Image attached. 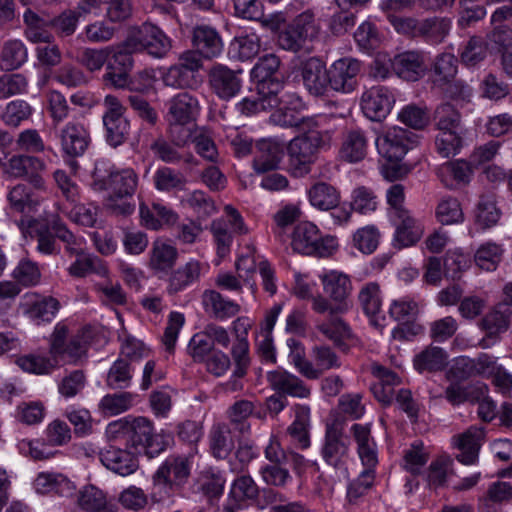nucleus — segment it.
Instances as JSON below:
<instances>
[{
	"label": "nucleus",
	"instance_id": "1",
	"mask_svg": "<svg viewBox=\"0 0 512 512\" xmlns=\"http://www.w3.org/2000/svg\"><path fill=\"white\" fill-rule=\"evenodd\" d=\"M324 293L312 298V310L318 314L328 313L339 315L346 313L351 308L349 296L352 291V283L348 275L343 272L331 270L319 276Z\"/></svg>",
	"mask_w": 512,
	"mask_h": 512
},
{
	"label": "nucleus",
	"instance_id": "2",
	"mask_svg": "<svg viewBox=\"0 0 512 512\" xmlns=\"http://www.w3.org/2000/svg\"><path fill=\"white\" fill-rule=\"evenodd\" d=\"M331 138L330 132L301 134L293 138L287 146L288 170L293 177L301 178L311 172L319 149Z\"/></svg>",
	"mask_w": 512,
	"mask_h": 512
},
{
	"label": "nucleus",
	"instance_id": "3",
	"mask_svg": "<svg viewBox=\"0 0 512 512\" xmlns=\"http://www.w3.org/2000/svg\"><path fill=\"white\" fill-rule=\"evenodd\" d=\"M88 337L84 330L71 333L65 322H58L49 338V354L60 361L77 364L86 356Z\"/></svg>",
	"mask_w": 512,
	"mask_h": 512
},
{
	"label": "nucleus",
	"instance_id": "4",
	"mask_svg": "<svg viewBox=\"0 0 512 512\" xmlns=\"http://www.w3.org/2000/svg\"><path fill=\"white\" fill-rule=\"evenodd\" d=\"M92 187L95 191H110L118 198L131 197L137 187L138 177L133 169L115 171L109 161L98 160L93 171Z\"/></svg>",
	"mask_w": 512,
	"mask_h": 512
},
{
	"label": "nucleus",
	"instance_id": "5",
	"mask_svg": "<svg viewBox=\"0 0 512 512\" xmlns=\"http://www.w3.org/2000/svg\"><path fill=\"white\" fill-rule=\"evenodd\" d=\"M291 238L293 250L306 255L329 257L338 248L336 237H322L317 226L308 221L297 224Z\"/></svg>",
	"mask_w": 512,
	"mask_h": 512
},
{
	"label": "nucleus",
	"instance_id": "6",
	"mask_svg": "<svg viewBox=\"0 0 512 512\" xmlns=\"http://www.w3.org/2000/svg\"><path fill=\"white\" fill-rule=\"evenodd\" d=\"M152 428V423L144 417L122 418L109 423L106 434L110 441L138 451L148 441Z\"/></svg>",
	"mask_w": 512,
	"mask_h": 512
},
{
	"label": "nucleus",
	"instance_id": "7",
	"mask_svg": "<svg viewBox=\"0 0 512 512\" xmlns=\"http://www.w3.org/2000/svg\"><path fill=\"white\" fill-rule=\"evenodd\" d=\"M319 27L316 24L314 14L305 11L295 17L283 30L278 33L277 44L280 48L297 52L308 41L317 37Z\"/></svg>",
	"mask_w": 512,
	"mask_h": 512
},
{
	"label": "nucleus",
	"instance_id": "8",
	"mask_svg": "<svg viewBox=\"0 0 512 512\" xmlns=\"http://www.w3.org/2000/svg\"><path fill=\"white\" fill-rule=\"evenodd\" d=\"M127 45L149 56L164 58L172 48V40L158 26L145 22L127 38Z\"/></svg>",
	"mask_w": 512,
	"mask_h": 512
},
{
	"label": "nucleus",
	"instance_id": "9",
	"mask_svg": "<svg viewBox=\"0 0 512 512\" xmlns=\"http://www.w3.org/2000/svg\"><path fill=\"white\" fill-rule=\"evenodd\" d=\"M321 456L327 465L335 469H344L348 462L349 441L338 421L326 424Z\"/></svg>",
	"mask_w": 512,
	"mask_h": 512
},
{
	"label": "nucleus",
	"instance_id": "10",
	"mask_svg": "<svg viewBox=\"0 0 512 512\" xmlns=\"http://www.w3.org/2000/svg\"><path fill=\"white\" fill-rule=\"evenodd\" d=\"M241 70H234L221 63L213 64L207 72L211 91L221 100L234 98L242 88Z\"/></svg>",
	"mask_w": 512,
	"mask_h": 512
},
{
	"label": "nucleus",
	"instance_id": "11",
	"mask_svg": "<svg viewBox=\"0 0 512 512\" xmlns=\"http://www.w3.org/2000/svg\"><path fill=\"white\" fill-rule=\"evenodd\" d=\"M45 163L38 157L31 155H14L3 165L4 174L13 179H25L34 188L44 189L42 172Z\"/></svg>",
	"mask_w": 512,
	"mask_h": 512
},
{
	"label": "nucleus",
	"instance_id": "12",
	"mask_svg": "<svg viewBox=\"0 0 512 512\" xmlns=\"http://www.w3.org/2000/svg\"><path fill=\"white\" fill-rule=\"evenodd\" d=\"M512 308L505 304H497L479 321V328L485 332V336L479 341L483 349L492 347L500 340V335L511 326Z\"/></svg>",
	"mask_w": 512,
	"mask_h": 512
},
{
	"label": "nucleus",
	"instance_id": "13",
	"mask_svg": "<svg viewBox=\"0 0 512 512\" xmlns=\"http://www.w3.org/2000/svg\"><path fill=\"white\" fill-rule=\"evenodd\" d=\"M379 155L386 161H401L409 149L408 132L400 127H392L380 133L375 139Z\"/></svg>",
	"mask_w": 512,
	"mask_h": 512
},
{
	"label": "nucleus",
	"instance_id": "14",
	"mask_svg": "<svg viewBox=\"0 0 512 512\" xmlns=\"http://www.w3.org/2000/svg\"><path fill=\"white\" fill-rule=\"evenodd\" d=\"M19 308L26 317L40 324L52 321L60 308V303L51 296L29 292L21 297Z\"/></svg>",
	"mask_w": 512,
	"mask_h": 512
},
{
	"label": "nucleus",
	"instance_id": "15",
	"mask_svg": "<svg viewBox=\"0 0 512 512\" xmlns=\"http://www.w3.org/2000/svg\"><path fill=\"white\" fill-rule=\"evenodd\" d=\"M361 70L357 59L345 57L336 60L328 69L329 86L336 92L349 93L356 87V77Z\"/></svg>",
	"mask_w": 512,
	"mask_h": 512
},
{
	"label": "nucleus",
	"instance_id": "16",
	"mask_svg": "<svg viewBox=\"0 0 512 512\" xmlns=\"http://www.w3.org/2000/svg\"><path fill=\"white\" fill-rule=\"evenodd\" d=\"M395 102L394 95L385 86H373L361 96V109L372 121H381L390 113Z\"/></svg>",
	"mask_w": 512,
	"mask_h": 512
},
{
	"label": "nucleus",
	"instance_id": "17",
	"mask_svg": "<svg viewBox=\"0 0 512 512\" xmlns=\"http://www.w3.org/2000/svg\"><path fill=\"white\" fill-rule=\"evenodd\" d=\"M190 475L189 459L185 456H169L154 475L155 485L170 489L182 486Z\"/></svg>",
	"mask_w": 512,
	"mask_h": 512
},
{
	"label": "nucleus",
	"instance_id": "18",
	"mask_svg": "<svg viewBox=\"0 0 512 512\" xmlns=\"http://www.w3.org/2000/svg\"><path fill=\"white\" fill-rule=\"evenodd\" d=\"M101 463L120 476L133 474L139 467L136 452L110 445L99 452Z\"/></svg>",
	"mask_w": 512,
	"mask_h": 512
},
{
	"label": "nucleus",
	"instance_id": "19",
	"mask_svg": "<svg viewBox=\"0 0 512 512\" xmlns=\"http://www.w3.org/2000/svg\"><path fill=\"white\" fill-rule=\"evenodd\" d=\"M62 150L65 154L81 156L90 143V135L85 126L77 121H69L59 131Z\"/></svg>",
	"mask_w": 512,
	"mask_h": 512
},
{
	"label": "nucleus",
	"instance_id": "20",
	"mask_svg": "<svg viewBox=\"0 0 512 512\" xmlns=\"http://www.w3.org/2000/svg\"><path fill=\"white\" fill-rule=\"evenodd\" d=\"M303 84L310 94L314 96L324 95L329 86L328 69L325 63L317 58L310 57L301 66Z\"/></svg>",
	"mask_w": 512,
	"mask_h": 512
},
{
	"label": "nucleus",
	"instance_id": "21",
	"mask_svg": "<svg viewBox=\"0 0 512 512\" xmlns=\"http://www.w3.org/2000/svg\"><path fill=\"white\" fill-rule=\"evenodd\" d=\"M427 70L422 52L411 50L394 56V73L406 81H418Z\"/></svg>",
	"mask_w": 512,
	"mask_h": 512
},
{
	"label": "nucleus",
	"instance_id": "22",
	"mask_svg": "<svg viewBox=\"0 0 512 512\" xmlns=\"http://www.w3.org/2000/svg\"><path fill=\"white\" fill-rule=\"evenodd\" d=\"M393 217L396 226L394 241L399 247L412 246L421 239L424 226L409 210L400 211Z\"/></svg>",
	"mask_w": 512,
	"mask_h": 512
},
{
	"label": "nucleus",
	"instance_id": "23",
	"mask_svg": "<svg viewBox=\"0 0 512 512\" xmlns=\"http://www.w3.org/2000/svg\"><path fill=\"white\" fill-rule=\"evenodd\" d=\"M266 379L271 388L279 393L298 398H308L311 394V389L303 380L285 370L269 371Z\"/></svg>",
	"mask_w": 512,
	"mask_h": 512
},
{
	"label": "nucleus",
	"instance_id": "24",
	"mask_svg": "<svg viewBox=\"0 0 512 512\" xmlns=\"http://www.w3.org/2000/svg\"><path fill=\"white\" fill-rule=\"evenodd\" d=\"M436 174L446 188L455 190L471 181L473 168L465 160L447 161L436 169Z\"/></svg>",
	"mask_w": 512,
	"mask_h": 512
},
{
	"label": "nucleus",
	"instance_id": "25",
	"mask_svg": "<svg viewBox=\"0 0 512 512\" xmlns=\"http://www.w3.org/2000/svg\"><path fill=\"white\" fill-rule=\"evenodd\" d=\"M282 99L278 96L277 90H272L265 85L258 86V93L244 97L236 104V109L242 115L252 116L259 112L278 107Z\"/></svg>",
	"mask_w": 512,
	"mask_h": 512
},
{
	"label": "nucleus",
	"instance_id": "26",
	"mask_svg": "<svg viewBox=\"0 0 512 512\" xmlns=\"http://www.w3.org/2000/svg\"><path fill=\"white\" fill-rule=\"evenodd\" d=\"M19 228L24 234H29L35 238L37 245L36 250L44 255H55L60 252V247L56 243L55 233L50 231V226L38 227V222L34 218H22L18 222Z\"/></svg>",
	"mask_w": 512,
	"mask_h": 512
},
{
	"label": "nucleus",
	"instance_id": "27",
	"mask_svg": "<svg viewBox=\"0 0 512 512\" xmlns=\"http://www.w3.org/2000/svg\"><path fill=\"white\" fill-rule=\"evenodd\" d=\"M295 418L287 427L292 444L301 450L308 449L311 446L310 428H311V411L310 407L303 404H296L293 407Z\"/></svg>",
	"mask_w": 512,
	"mask_h": 512
},
{
	"label": "nucleus",
	"instance_id": "28",
	"mask_svg": "<svg viewBox=\"0 0 512 512\" xmlns=\"http://www.w3.org/2000/svg\"><path fill=\"white\" fill-rule=\"evenodd\" d=\"M34 488L40 494L53 493L64 498H71L76 495V485L60 473H39L34 480Z\"/></svg>",
	"mask_w": 512,
	"mask_h": 512
},
{
	"label": "nucleus",
	"instance_id": "29",
	"mask_svg": "<svg viewBox=\"0 0 512 512\" xmlns=\"http://www.w3.org/2000/svg\"><path fill=\"white\" fill-rule=\"evenodd\" d=\"M204 264L196 259H190L185 264L175 269L168 279L167 291L169 294H177L197 283L202 275Z\"/></svg>",
	"mask_w": 512,
	"mask_h": 512
},
{
	"label": "nucleus",
	"instance_id": "30",
	"mask_svg": "<svg viewBox=\"0 0 512 512\" xmlns=\"http://www.w3.org/2000/svg\"><path fill=\"white\" fill-rule=\"evenodd\" d=\"M200 112V104L196 96L188 92L174 95L168 102V120L193 123Z\"/></svg>",
	"mask_w": 512,
	"mask_h": 512
},
{
	"label": "nucleus",
	"instance_id": "31",
	"mask_svg": "<svg viewBox=\"0 0 512 512\" xmlns=\"http://www.w3.org/2000/svg\"><path fill=\"white\" fill-rule=\"evenodd\" d=\"M192 42L197 52L205 59L219 57L223 51L220 35L210 26H196L193 30Z\"/></svg>",
	"mask_w": 512,
	"mask_h": 512
},
{
	"label": "nucleus",
	"instance_id": "32",
	"mask_svg": "<svg viewBox=\"0 0 512 512\" xmlns=\"http://www.w3.org/2000/svg\"><path fill=\"white\" fill-rule=\"evenodd\" d=\"M483 436V430L478 427H470L464 433L454 436V446L460 450L457 455L458 461L465 465L475 464Z\"/></svg>",
	"mask_w": 512,
	"mask_h": 512
},
{
	"label": "nucleus",
	"instance_id": "33",
	"mask_svg": "<svg viewBox=\"0 0 512 512\" xmlns=\"http://www.w3.org/2000/svg\"><path fill=\"white\" fill-rule=\"evenodd\" d=\"M204 311L218 320H225L237 315L240 305L232 300L224 298L215 290H205L201 297Z\"/></svg>",
	"mask_w": 512,
	"mask_h": 512
},
{
	"label": "nucleus",
	"instance_id": "34",
	"mask_svg": "<svg viewBox=\"0 0 512 512\" xmlns=\"http://www.w3.org/2000/svg\"><path fill=\"white\" fill-rule=\"evenodd\" d=\"M368 151V138L361 129H351L343 137L340 149L341 158L349 163L362 161Z\"/></svg>",
	"mask_w": 512,
	"mask_h": 512
},
{
	"label": "nucleus",
	"instance_id": "35",
	"mask_svg": "<svg viewBox=\"0 0 512 512\" xmlns=\"http://www.w3.org/2000/svg\"><path fill=\"white\" fill-rule=\"evenodd\" d=\"M178 259V250L175 246L161 239L153 241L149 251L148 266L155 272H168L174 267Z\"/></svg>",
	"mask_w": 512,
	"mask_h": 512
},
{
	"label": "nucleus",
	"instance_id": "36",
	"mask_svg": "<svg viewBox=\"0 0 512 512\" xmlns=\"http://www.w3.org/2000/svg\"><path fill=\"white\" fill-rule=\"evenodd\" d=\"M309 203L321 211H330L340 204V192L331 184L316 182L307 190Z\"/></svg>",
	"mask_w": 512,
	"mask_h": 512
},
{
	"label": "nucleus",
	"instance_id": "37",
	"mask_svg": "<svg viewBox=\"0 0 512 512\" xmlns=\"http://www.w3.org/2000/svg\"><path fill=\"white\" fill-rule=\"evenodd\" d=\"M79 507L87 512H116L117 507L107 500L104 491L94 485L84 486L77 495Z\"/></svg>",
	"mask_w": 512,
	"mask_h": 512
},
{
	"label": "nucleus",
	"instance_id": "38",
	"mask_svg": "<svg viewBox=\"0 0 512 512\" xmlns=\"http://www.w3.org/2000/svg\"><path fill=\"white\" fill-rule=\"evenodd\" d=\"M282 158V151L277 144L263 140L257 145V152L253 160V168L258 174H264L278 168Z\"/></svg>",
	"mask_w": 512,
	"mask_h": 512
},
{
	"label": "nucleus",
	"instance_id": "39",
	"mask_svg": "<svg viewBox=\"0 0 512 512\" xmlns=\"http://www.w3.org/2000/svg\"><path fill=\"white\" fill-rule=\"evenodd\" d=\"M447 360L448 355L444 349L430 345L415 355L413 365L420 373L437 372L445 368Z\"/></svg>",
	"mask_w": 512,
	"mask_h": 512
},
{
	"label": "nucleus",
	"instance_id": "40",
	"mask_svg": "<svg viewBox=\"0 0 512 512\" xmlns=\"http://www.w3.org/2000/svg\"><path fill=\"white\" fill-rule=\"evenodd\" d=\"M280 67V59L275 54L269 53L261 56L257 63L254 65L251 75L254 79L260 82L259 86L265 85L272 90L282 88V84L278 81L270 80V78L278 71Z\"/></svg>",
	"mask_w": 512,
	"mask_h": 512
},
{
	"label": "nucleus",
	"instance_id": "41",
	"mask_svg": "<svg viewBox=\"0 0 512 512\" xmlns=\"http://www.w3.org/2000/svg\"><path fill=\"white\" fill-rule=\"evenodd\" d=\"M501 217V211L497 207L496 195L492 192L483 193L475 208V222L482 229L495 226Z\"/></svg>",
	"mask_w": 512,
	"mask_h": 512
},
{
	"label": "nucleus",
	"instance_id": "42",
	"mask_svg": "<svg viewBox=\"0 0 512 512\" xmlns=\"http://www.w3.org/2000/svg\"><path fill=\"white\" fill-rule=\"evenodd\" d=\"M9 209L23 215L33 212L39 204L31 189L22 183L11 187L7 194Z\"/></svg>",
	"mask_w": 512,
	"mask_h": 512
},
{
	"label": "nucleus",
	"instance_id": "43",
	"mask_svg": "<svg viewBox=\"0 0 512 512\" xmlns=\"http://www.w3.org/2000/svg\"><path fill=\"white\" fill-rule=\"evenodd\" d=\"M179 148L180 147H177L169 139H165L164 137H158L151 144V150L155 156L165 163H196V159L191 152L181 153L178 150Z\"/></svg>",
	"mask_w": 512,
	"mask_h": 512
},
{
	"label": "nucleus",
	"instance_id": "44",
	"mask_svg": "<svg viewBox=\"0 0 512 512\" xmlns=\"http://www.w3.org/2000/svg\"><path fill=\"white\" fill-rule=\"evenodd\" d=\"M24 22L27 26L26 37L33 43H50L52 35L48 30V26L52 21L47 17H42L27 9L24 12Z\"/></svg>",
	"mask_w": 512,
	"mask_h": 512
},
{
	"label": "nucleus",
	"instance_id": "45",
	"mask_svg": "<svg viewBox=\"0 0 512 512\" xmlns=\"http://www.w3.org/2000/svg\"><path fill=\"white\" fill-rule=\"evenodd\" d=\"M210 450L217 459H225L234 448V440L229 425L220 423L212 427L209 435Z\"/></svg>",
	"mask_w": 512,
	"mask_h": 512
},
{
	"label": "nucleus",
	"instance_id": "46",
	"mask_svg": "<svg viewBox=\"0 0 512 512\" xmlns=\"http://www.w3.org/2000/svg\"><path fill=\"white\" fill-rule=\"evenodd\" d=\"M451 20L444 17H430L421 20L418 36L431 44H440L449 34Z\"/></svg>",
	"mask_w": 512,
	"mask_h": 512
},
{
	"label": "nucleus",
	"instance_id": "47",
	"mask_svg": "<svg viewBox=\"0 0 512 512\" xmlns=\"http://www.w3.org/2000/svg\"><path fill=\"white\" fill-rule=\"evenodd\" d=\"M311 357L314 362V370L317 375L307 377L309 380H317L324 372L331 369H338L341 366L339 356L327 345H315L311 350Z\"/></svg>",
	"mask_w": 512,
	"mask_h": 512
},
{
	"label": "nucleus",
	"instance_id": "48",
	"mask_svg": "<svg viewBox=\"0 0 512 512\" xmlns=\"http://www.w3.org/2000/svg\"><path fill=\"white\" fill-rule=\"evenodd\" d=\"M254 410L255 405L253 402L245 399L236 401L226 412L230 425L241 434L249 433L251 426L248 419Z\"/></svg>",
	"mask_w": 512,
	"mask_h": 512
},
{
	"label": "nucleus",
	"instance_id": "49",
	"mask_svg": "<svg viewBox=\"0 0 512 512\" xmlns=\"http://www.w3.org/2000/svg\"><path fill=\"white\" fill-rule=\"evenodd\" d=\"M458 71V59L451 53H442L435 59L433 65V82L444 87L453 80Z\"/></svg>",
	"mask_w": 512,
	"mask_h": 512
},
{
	"label": "nucleus",
	"instance_id": "50",
	"mask_svg": "<svg viewBox=\"0 0 512 512\" xmlns=\"http://www.w3.org/2000/svg\"><path fill=\"white\" fill-rule=\"evenodd\" d=\"M49 226L55 233L56 238L65 244V251L70 256L83 254V239L75 236L58 216L49 221Z\"/></svg>",
	"mask_w": 512,
	"mask_h": 512
},
{
	"label": "nucleus",
	"instance_id": "51",
	"mask_svg": "<svg viewBox=\"0 0 512 512\" xmlns=\"http://www.w3.org/2000/svg\"><path fill=\"white\" fill-rule=\"evenodd\" d=\"M504 249L495 242H486L479 246L474 255L476 265L486 271H494L502 260Z\"/></svg>",
	"mask_w": 512,
	"mask_h": 512
},
{
	"label": "nucleus",
	"instance_id": "52",
	"mask_svg": "<svg viewBox=\"0 0 512 512\" xmlns=\"http://www.w3.org/2000/svg\"><path fill=\"white\" fill-rule=\"evenodd\" d=\"M17 365L25 372L36 375H46L58 367L57 361L52 356L28 354L16 360Z\"/></svg>",
	"mask_w": 512,
	"mask_h": 512
},
{
	"label": "nucleus",
	"instance_id": "53",
	"mask_svg": "<svg viewBox=\"0 0 512 512\" xmlns=\"http://www.w3.org/2000/svg\"><path fill=\"white\" fill-rule=\"evenodd\" d=\"M486 391H488V388L485 384L468 387L459 384H450L445 389V398L451 405L458 406L467 401L473 403L474 400H479V397L474 395H483Z\"/></svg>",
	"mask_w": 512,
	"mask_h": 512
},
{
	"label": "nucleus",
	"instance_id": "54",
	"mask_svg": "<svg viewBox=\"0 0 512 512\" xmlns=\"http://www.w3.org/2000/svg\"><path fill=\"white\" fill-rule=\"evenodd\" d=\"M287 347L289 349L288 358L290 363L295 366L303 377L307 378L317 375L313 362L306 359L305 348L300 341L289 338L287 340Z\"/></svg>",
	"mask_w": 512,
	"mask_h": 512
},
{
	"label": "nucleus",
	"instance_id": "55",
	"mask_svg": "<svg viewBox=\"0 0 512 512\" xmlns=\"http://www.w3.org/2000/svg\"><path fill=\"white\" fill-rule=\"evenodd\" d=\"M458 364L467 368L469 374H477L486 377L493 376L501 368V366L497 364V358L487 353H480L474 359L463 358L459 360Z\"/></svg>",
	"mask_w": 512,
	"mask_h": 512
},
{
	"label": "nucleus",
	"instance_id": "56",
	"mask_svg": "<svg viewBox=\"0 0 512 512\" xmlns=\"http://www.w3.org/2000/svg\"><path fill=\"white\" fill-rule=\"evenodd\" d=\"M28 57L27 49L20 40L7 41L2 49L1 63L5 70L19 68Z\"/></svg>",
	"mask_w": 512,
	"mask_h": 512
},
{
	"label": "nucleus",
	"instance_id": "57",
	"mask_svg": "<svg viewBox=\"0 0 512 512\" xmlns=\"http://www.w3.org/2000/svg\"><path fill=\"white\" fill-rule=\"evenodd\" d=\"M112 51L108 58L106 69L130 72L133 68L132 54L136 48L127 45V39L119 45L111 46Z\"/></svg>",
	"mask_w": 512,
	"mask_h": 512
},
{
	"label": "nucleus",
	"instance_id": "58",
	"mask_svg": "<svg viewBox=\"0 0 512 512\" xmlns=\"http://www.w3.org/2000/svg\"><path fill=\"white\" fill-rule=\"evenodd\" d=\"M358 301L368 316H375L381 310L380 286L376 282L364 284L358 294Z\"/></svg>",
	"mask_w": 512,
	"mask_h": 512
},
{
	"label": "nucleus",
	"instance_id": "59",
	"mask_svg": "<svg viewBox=\"0 0 512 512\" xmlns=\"http://www.w3.org/2000/svg\"><path fill=\"white\" fill-rule=\"evenodd\" d=\"M199 129H196L193 123L168 120L167 136L168 139L177 147H186L193 143V138Z\"/></svg>",
	"mask_w": 512,
	"mask_h": 512
},
{
	"label": "nucleus",
	"instance_id": "60",
	"mask_svg": "<svg viewBox=\"0 0 512 512\" xmlns=\"http://www.w3.org/2000/svg\"><path fill=\"white\" fill-rule=\"evenodd\" d=\"M436 217L444 225L462 222L464 214L458 199L451 196L441 199L436 208Z\"/></svg>",
	"mask_w": 512,
	"mask_h": 512
},
{
	"label": "nucleus",
	"instance_id": "61",
	"mask_svg": "<svg viewBox=\"0 0 512 512\" xmlns=\"http://www.w3.org/2000/svg\"><path fill=\"white\" fill-rule=\"evenodd\" d=\"M463 144L460 130L439 131L435 139L437 152L444 158L455 156Z\"/></svg>",
	"mask_w": 512,
	"mask_h": 512
},
{
	"label": "nucleus",
	"instance_id": "62",
	"mask_svg": "<svg viewBox=\"0 0 512 512\" xmlns=\"http://www.w3.org/2000/svg\"><path fill=\"white\" fill-rule=\"evenodd\" d=\"M103 123L106 128L107 141L111 146L121 145L128 137L130 123L124 116L104 118Z\"/></svg>",
	"mask_w": 512,
	"mask_h": 512
},
{
	"label": "nucleus",
	"instance_id": "63",
	"mask_svg": "<svg viewBox=\"0 0 512 512\" xmlns=\"http://www.w3.org/2000/svg\"><path fill=\"white\" fill-rule=\"evenodd\" d=\"M301 216V210L298 205L287 204L280 208L273 216L275 227L274 235L282 242L285 241V230L292 225Z\"/></svg>",
	"mask_w": 512,
	"mask_h": 512
},
{
	"label": "nucleus",
	"instance_id": "64",
	"mask_svg": "<svg viewBox=\"0 0 512 512\" xmlns=\"http://www.w3.org/2000/svg\"><path fill=\"white\" fill-rule=\"evenodd\" d=\"M134 395L129 392L104 396L99 404L104 414L113 416L127 411L133 404Z\"/></svg>",
	"mask_w": 512,
	"mask_h": 512
}]
</instances>
